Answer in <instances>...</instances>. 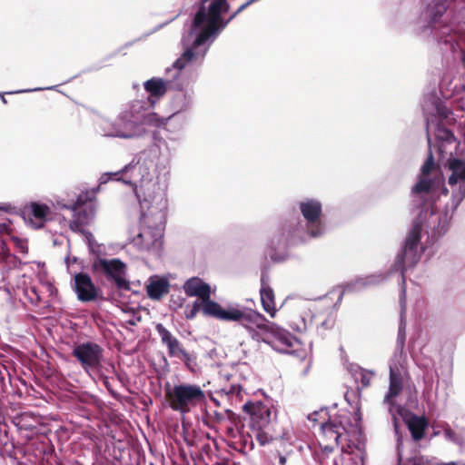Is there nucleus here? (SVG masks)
Returning a JSON list of instances; mask_svg holds the SVG:
<instances>
[{
    "label": "nucleus",
    "mask_w": 465,
    "mask_h": 465,
    "mask_svg": "<svg viewBox=\"0 0 465 465\" xmlns=\"http://www.w3.org/2000/svg\"><path fill=\"white\" fill-rule=\"evenodd\" d=\"M319 415H327L325 411L312 413L309 420L317 421L320 425V435L318 439L319 446L338 447L341 445L342 453L351 454L357 449V445L348 439L351 435H356L361 430V412L351 411L349 410H340L333 416H329L325 420L319 421Z\"/></svg>",
    "instance_id": "obj_1"
},
{
    "label": "nucleus",
    "mask_w": 465,
    "mask_h": 465,
    "mask_svg": "<svg viewBox=\"0 0 465 465\" xmlns=\"http://www.w3.org/2000/svg\"><path fill=\"white\" fill-rule=\"evenodd\" d=\"M242 411L249 415V450L253 449L252 439L261 446H266L278 440H289V432L277 419V411L272 405L262 401H248Z\"/></svg>",
    "instance_id": "obj_2"
},
{
    "label": "nucleus",
    "mask_w": 465,
    "mask_h": 465,
    "mask_svg": "<svg viewBox=\"0 0 465 465\" xmlns=\"http://www.w3.org/2000/svg\"><path fill=\"white\" fill-rule=\"evenodd\" d=\"M230 10V4L227 0H202V5L196 12L192 29L194 31L205 24L201 32L197 35L193 47L203 45L213 35L220 29L225 28L229 23L227 19L222 18V14Z\"/></svg>",
    "instance_id": "obj_3"
},
{
    "label": "nucleus",
    "mask_w": 465,
    "mask_h": 465,
    "mask_svg": "<svg viewBox=\"0 0 465 465\" xmlns=\"http://www.w3.org/2000/svg\"><path fill=\"white\" fill-rule=\"evenodd\" d=\"M155 203L145 204L143 209V218L147 228L139 232L136 241L145 250H150L161 244L163 232L165 227L166 199L162 193L153 196Z\"/></svg>",
    "instance_id": "obj_4"
},
{
    "label": "nucleus",
    "mask_w": 465,
    "mask_h": 465,
    "mask_svg": "<svg viewBox=\"0 0 465 465\" xmlns=\"http://www.w3.org/2000/svg\"><path fill=\"white\" fill-rule=\"evenodd\" d=\"M153 161L148 159H139L135 163H131L124 167V171L129 173L128 177L124 179V183L135 186L134 192L142 209L145 204L155 203L153 198L158 193L164 196L159 185L153 183Z\"/></svg>",
    "instance_id": "obj_5"
},
{
    "label": "nucleus",
    "mask_w": 465,
    "mask_h": 465,
    "mask_svg": "<svg viewBox=\"0 0 465 465\" xmlns=\"http://www.w3.org/2000/svg\"><path fill=\"white\" fill-rule=\"evenodd\" d=\"M164 397L169 407L182 415L187 414L192 410L203 402L206 399L204 391L197 384L181 383L164 386Z\"/></svg>",
    "instance_id": "obj_6"
},
{
    "label": "nucleus",
    "mask_w": 465,
    "mask_h": 465,
    "mask_svg": "<svg viewBox=\"0 0 465 465\" xmlns=\"http://www.w3.org/2000/svg\"><path fill=\"white\" fill-rule=\"evenodd\" d=\"M126 264L117 258H99L93 263V272L104 275L120 291L131 289L130 282L126 279Z\"/></svg>",
    "instance_id": "obj_7"
},
{
    "label": "nucleus",
    "mask_w": 465,
    "mask_h": 465,
    "mask_svg": "<svg viewBox=\"0 0 465 465\" xmlns=\"http://www.w3.org/2000/svg\"><path fill=\"white\" fill-rule=\"evenodd\" d=\"M231 322H236L245 328L251 334L252 338L256 341H262L270 321H268L262 313L252 310H240L232 308Z\"/></svg>",
    "instance_id": "obj_8"
},
{
    "label": "nucleus",
    "mask_w": 465,
    "mask_h": 465,
    "mask_svg": "<svg viewBox=\"0 0 465 465\" xmlns=\"http://www.w3.org/2000/svg\"><path fill=\"white\" fill-rule=\"evenodd\" d=\"M72 356L76 359L83 370L89 371H100L104 361V349L94 341H85L74 345Z\"/></svg>",
    "instance_id": "obj_9"
},
{
    "label": "nucleus",
    "mask_w": 465,
    "mask_h": 465,
    "mask_svg": "<svg viewBox=\"0 0 465 465\" xmlns=\"http://www.w3.org/2000/svg\"><path fill=\"white\" fill-rule=\"evenodd\" d=\"M420 219L421 215L413 222L407 235L404 247L397 256V263L404 264L407 262L410 266H413L419 262L420 258L419 247L422 231V222Z\"/></svg>",
    "instance_id": "obj_10"
},
{
    "label": "nucleus",
    "mask_w": 465,
    "mask_h": 465,
    "mask_svg": "<svg viewBox=\"0 0 465 465\" xmlns=\"http://www.w3.org/2000/svg\"><path fill=\"white\" fill-rule=\"evenodd\" d=\"M300 211L307 222L308 231L311 236L317 237L322 234L323 226L321 223L322 213V203L314 199L301 202Z\"/></svg>",
    "instance_id": "obj_11"
},
{
    "label": "nucleus",
    "mask_w": 465,
    "mask_h": 465,
    "mask_svg": "<svg viewBox=\"0 0 465 465\" xmlns=\"http://www.w3.org/2000/svg\"><path fill=\"white\" fill-rule=\"evenodd\" d=\"M262 341L272 344L279 350L287 351L293 347L295 338L288 331L271 322Z\"/></svg>",
    "instance_id": "obj_12"
},
{
    "label": "nucleus",
    "mask_w": 465,
    "mask_h": 465,
    "mask_svg": "<svg viewBox=\"0 0 465 465\" xmlns=\"http://www.w3.org/2000/svg\"><path fill=\"white\" fill-rule=\"evenodd\" d=\"M74 280L73 288L80 302H89L97 300L99 289L94 285L91 277L87 273H76Z\"/></svg>",
    "instance_id": "obj_13"
},
{
    "label": "nucleus",
    "mask_w": 465,
    "mask_h": 465,
    "mask_svg": "<svg viewBox=\"0 0 465 465\" xmlns=\"http://www.w3.org/2000/svg\"><path fill=\"white\" fill-rule=\"evenodd\" d=\"M405 378L401 370L396 366H390V384L389 391L384 397L385 402L392 405L394 399L398 397L404 387Z\"/></svg>",
    "instance_id": "obj_14"
},
{
    "label": "nucleus",
    "mask_w": 465,
    "mask_h": 465,
    "mask_svg": "<svg viewBox=\"0 0 465 465\" xmlns=\"http://www.w3.org/2000/svg\"><path fill=\"white\" fill-rule=\"evenodd\" d=\"M155 330L161 338L162 343L166 346L167 353L170 358H175L183 352L184 347L182 342L162 323H157Z\"/></svg>",
    "instance_id": "obj_15"
},
{
    "label": "nucleus",
    "mask_w": 465,
    "mask_h": 465,
    "mask_svg": "<svg viewBox=\"0 0 465 465\" xmlns=\"http://www.w3.org/2000/svg\"><path fill=\"white\" fill-rule=\"evenodd\" d=\"M202 312L206 317H212L222 321H230L232 308L223 309L217 302L211 299V296L205 297L201 301Z\"/></svg>",
    "instance_id": "obj_16"
},
{
    "label": "nucleus",
    "mask_w": 465,
    "mask_h": 465,
    "mask_svg": "<svg viewBox=\"0 0 465 465\" xmlns=\"http://www.w3.org/2000/svg\"><path fill=\"white\" fill-rule=\"evenodd\" d=\"M268 275L266 272H262L261 276V302L263 310L270 314V316L274 317L276 313V306H275V295L273 290L267 283Z\"/></svg>",
    "instance_id": "obj_17"
},
{
    "label": "nucleus",
    "mask_w": 465,
    "mask_h": 465,
    "mask_svg": "<svg viewBox=\"0 0 465 465\" xmlns=\"http://www.w3.org/2000/svg\"><path fill=\"white\" fill-rule=\"evenodd\" d=\"M183 291L188 297H197L199 301L211 296V287L199 277H192L183 284Z\"/></svg>",
    "instance_id": "obj_18"
},
{
    "label": "nucleus",
    "mask_w": 465,
    "mask_h": 465,
    "mask_svg": "<svg viewBox=\"0 0 465 465\" xmlns=\"http://www.w3.org/2000/svg\"><path fill=\"white\" fill-rule=\"evenodd\" d=\"M25 209L28 210V214L32 215L35 221L30 217L31 223L35 228L40 229L44 227L47 217L51 214V208L45 203L32 202Z\"/></svg>",
    "instance_id": "obj_19"
},
{
    "label": "nucleus",
    "mask_w": 465,
    "mask_h": 465,
    "mask_svg": "<svg viewBox=\"0 0 465 465\" xmlns=\"http://www.w3.org/2000/svg\"><path fill=\"white\" fill-rule=\"evenodd\" d=\"M336 447L319 446L314 450V458L319 465H340L341 463V455Z\"/></svg>",
    "instance_id": "obj_20"
},
{
    "label": "nucleus",
    "mask_w": 465,
    "mask_h": 465,
    "mask_svg": "<svg viewBox=\"0 0 465 465\" xmlns=\"http://www.w3.org/2000/svg\"><path fill=\"white\" fill-rule=\"evenodd\" d=\"M406 425L411 432L412 440L414 441H420L425 436V431L428 429L429 421L424 416L411 414L406 420Z\"/></svg>",
    "instance_id": "obj_21"
},
{
    "label": "nucleus",
    "mask_w": 465,
    "mask_h": 465,
    "mask_svg": "<svg viewBox=\"0 0 465 465\" xmlns=\"http://www.w3.org/2000/svg\"><path fill=\"white\" fill-rule=\"evenodd\" d=\"M449 168L452 172L449 177V184L455 185L458 181L465 182V162L460 159H452L449 162Z\"/></svg>",
    "instance_id": "obj_22"
},
{
    "label": "nucleus",
    "mask_w": 465,
    "mask_h": 465,
    "mask_svg": "<svg viewBox=\"0 0 465 465\" xmlns=\"http://www.w3.org/2000/svg\"><path fill=\"white\" fill-rule=\"evenodd\" d=\"M148 296L153 300H159L169 292V282L164 279L151 282L146 288Z\"/></svg>",
    "instance_id": "obj_23"
},
{
    "label": "nucleus",
    "mask_w": 465,
    "mask_h": 465,
    "mask_svg": "<svg viewBox=\"0 0 465 465\" xmlns=\"http://www.w3.org/2000/svg\"><path fill=\"white\" fill-rule=\"evenodd\" d=\"M143 87L151 96L162 97L167 92L166 82L161 78H151L143 84Z\"/></svg>",
    "instance_id": "obj_24"
},
{
    "label": "nucleus",
    "mask_w": 465,
    "mask_h": 465,
    "mask_svg": "<svg viewBox=\"0 0 465 465\" xmlns=\"http://www.w3.org/2000/svg\"><path fill=\"white\" fill-rule=\"evenodd\" d=\"M141 124L148 126L160 127L165 124V120L160 118L155 113H148L143 115Z\"/></svg>",
    "instance_id": "obj_25"
},
{
    "label": "nucleus",
    "mask_w": 465,
    "mask_h": 465,
    "mask_svg": "<svg viewBox=\"0 0 465 465\" xmlns=\"http://www.w3.org/2000/svg\"><path fill=\"white\" fill-rule=\"evenodd\" d=\"M193 48H188L173 64V67L182 70L195 57Z\"/></svg>",
    "instance_id": "obj_26"
},
{
    "label": "nucleus",
    "mask_w": 465,
    "mask_h": 465,
    "mask_svg": "<svg viewBox=\"0 0 465 465\" xmlns=\"http://www.w3.org/2000/svg\"><path fill=\"white\" fill-rule=\"evenodd\" d=\"M414 465H458V463L455 461L447 463L438 462L436 458L416 454V461H414Z\"/></svg>",
    "instance_id": "obj_27"
},
{
    "label": "nucleus",
    "mask_w": 465,
    "mask_h": 465,
    "mask_svg": "<svg viewBox=\"0 0 465 465\" xmlns=\"http://www.w3.org/2000/svg\"><path fill=\"white\" fill-rule=\"evenodd\" d=\"M93 214H94V210L91 207L89 208L88 211L86 209H84L83 211H79L77 213V218L71 223V225H70L71 228H73L74 226L80 227V226L87 223L89 217L93 216Z\"/></svg>",
    "instance_id": "obj_28"
},
{
    "label": "nucleus",
    "mask_w": 465,
    "mask_h": 465,
    "mask_svg": "<svg viewBox=\"0 0 465 465\" xmlns=\"http://www.w3.org/2000/svg\"><path fill=\"white\" fill-rule=\"evenodd\" d=\"M128 172L124 171V168L120 171L114 172V173H104L101 178V183H106L109 180H115V181H122L124 182V179H126L128 177Z\"/></svg>",
    "instance_id": "obj_29"
},
{
    "label": "nucleus",
    "mask_w": 465,
    "mask_h": 465,
    "mask_svg": "<svg viewBox=\"0 0 465 465\" xmlns=\"http://www.w3.org/2000/svg\"><path fill=\"white\" fill-rule=\"evenodd\" d=\"M228 415L233 426H229L226 428V434L228 437L235 438L237 432H239V425L241 424V420L232 411H230Z\"/></svg>",
    "instance_id": "obj_30"
},
{
    "label": "nucleus",
    "mask_w": 465,
    "mask_h": 465,
    "mask_svg": "<svg viewBox=\"0 0 465 465\" xmlns=\"http://www.w3.org/2000/svg\"><path fill=\"white\" fill-rule=\"evenodd\" d=\"M429 223H432V238H435L436 236H440L441 233L442 228H440V217L436 214L432 210L430 213L429 215Z\"/></svg>",
    "instance_id": "obj_31"
},
{
    "label": "nucleus",
    "mask_w": 465,
    "mask_h": 465,
    "mask_svg": "<svg viewBox=\"0 0 465 465\" xmlns=\"http://www.w3.org/2000/svg\"><path fill=\"white\" fill-rule=\"evenodd\" d=\"M432 183L430 179H420L413 187L414 193H429L431 189Z\"/></svg>",
    "instance_id": "obj_32"
},
{
    "label": "nucleus",
    "mask_w": 465,
    "mask_h": 465,
    "mask_svg": "<svg viewBox=\"0 0 465 465\" xmlns=\"http://www.w3.org/2000/svg\"><path fill=\"white\" fill-rule=\"evenodd\" d=\"M437 137L440 140L445 141L449 143L455 142V136L453 133L445 127H440L437 131Z\"/></svg>",
    "instance_id": "obj_33"
},
{
    "label": "nucleus",
    "mask_w": 465,
    "mask_h": 465,
    "mask_svg": "<svg viewBox=\"0 0 465 465\" xmlns=\"http://www.w3.org/2000/svg\"><path fill=\"white\" fill-rule=\"evenodd\" d=\"M272 244H273V242L269 246L268 251H267V253L269 254L271 260L273 262H282L285 261L287 258V254L283 253V252H282V253L276 252L275 248Z\"/></svg>",
    "instance_id": "obj_34"
},
{
    "label": "nucleus",
    "mask_w": 465,
    "mask_h": 465,
    "mask_svg": "<svg viewBox=\"0 0 465 465\" xmlns=\"http://www.w3.org/2000/svg\"><path fill=\"white\" fill-rule=\"evenodd\" d=\"M175 358L180 359L190 370H193V363H194L195 357L188 352L185 349L179 354V356H176Z\"/></svg>",
    "instance_id": "obj_35"
},
{
    "label": "nucleus",
    "mask_w": 465,
    "mask_h": 465,
    "mask_svg": "<svg viewBox=\"0 0 465 465\" xmlns=\"http://www.w3.org/2000/svg\"><path fill=\"white\" fill-rule=\"evenodd\" d=\"M200 311H202V303H201V301L196 300L193 302L191 310L188 312H185V318L187 320H193L197 316V313Z\"/></svg>",
    "instance_id": "obj_36"
},
{
    "label": "nucleus",
    "mask_w": 465,
    "mask_h": 465,
    "mask_svg": "<svg viewBox=\"0 0 465 465\" xmlns=\"http://www.w3.org/2000/svg\"><path fill=\"white\" fill-rule=\"evenodd\" d=\"M402 442L401 440H399L398 442V465H414V461H416V455L403 459L401 453V446Z\"/></svg>",
    "instance_id": "obj_37"
},
{
    "label": "nucleus",
    "mask_w": 465,
    "mask_h": 465,
    "mask_svg": "<svg viewBox=\"0 0 465 465\" xmlns=\"http://www.w3.org/2000/svg\"><path fill=\"white\" fill-rule=\"evenodd\" d=\"M433 167H434L433 156H432V153H430L428 158L426 159L425 163H423V165L421 167L422 175H424V176L429 175L430 173L431 172V170L433 169Z\"/></svg>",
    "instance_id": "obj_38"
},
{
    "label": "nucleus",
    "mask_w": 465,
    "mask_h": 465,
    "mask_svg": "<svg viewBox=\"0 0 465 465\" xmlns=\"http://www.w3.org/2000/svg\"><path fill=\"white\" fill-rule=\"evenodd\" d=\"M372 374L368 371H361L360 372V381L362 387H369L371 383Z\"/></svg>",
    "instance_id": "obj_39"
},
{
    "label": "nucleus",
    "mask_w": 465,
    "mask_h": 465,
    "mask_svg": "<svg viewBox=\"0 0 465 465\" xmlns=\"http://www.w3.org/2000/svg\"><path fill=\"white\" fill-rule=\"evenodd\" d=\"M223 391L227 395H236V396H239L241 391H242V387L239 384H232V385L229 386V388L227 390L226 389H223Z\"/></svg>",
    "instance_id": "obj_40"
},
{
    "label": "nucleus",
    "mask_w": 465,
    "mask_h": 465,
    "mask_svg": "<svg viewBox=\"0 0 465 465\" xmlns=\"http://www.w3.org/2000/svg\"><path fill=\"white\" fill-rule=\"evenodd\" d=\"M444 435L447 439L450 440H453V441H457V433L451 430V429H446L444 430Z\"/></svg>",
    "instance_id": "obj_41"
},
{
    "label": "nucleus",
    "mask_w": 465,
    "mask_h": 465,
    "mask_svg": "<svg viewBox=\"0 0 465 465\" xmlns=\"http://www.w3.org/2000/svg\"><path fill=\"white\" fill-rule=\"evenodd\" d=\"M85 203V199H83V196L82 195H79V197L77 198L76 202L74 203V206L72 207V209L76 212L78 209L81 208V206L83 204H84Z\"/></svg>",
    "instance_id": "obj_42"
},
{
    "label": "nucleus",
    "mask_w": 465,
    "mask_h": 465,
    "mask_svg": "<svg viewBox=\"0 0 465 465\" xmlns=\"http://www.w3.org/2000/svg\"><path fill=\"white\" fill-rule=\"evenodd\" d=\"M459 200L461 201L465 197V185L459 186Z\"/></svg>",
    "instance_id": "obj_43"
},
{
    "label": "nucleus",
    "mask_w": 465,
    "mask_h": 465,
    "mask_svg": "<svg viewBox=\"0 0 465 465\" xmlns=\"http://www.w3.org/2000/svg\"><path fill=\"white\" fill-rule=\"evenodd\" d=\"M104 386L106 387V389H107L110 392H112V390H111V384H110V382H109V381H108V378H107V377H104Z\"/></svg>",
    "instance_id": "obj_44"
},
{
    "label": "nucleus",
    "mask_w": 465,
    "mask_h": 465,
    "mask_svg": "<svg viewBox=\"0 0 465 465\" xmlns=\"http://www.w3.org/2000/svg\"><path fill=\"white\" fill-rule=\"evenodd\" d=\"M287 458L283 455H279V463L280 465H286Z\"/></svg>",
    "instance_id": "obj_45"
},
{
    "label": "nucleus",
    "mask_w": 465,
    "mask_h": 465,
    "mask_svg": "<svg viewBox=\"0 0 465 465\" xmlns=\"http://www.w3.org/2000/svg\"><path fill=\"white\" fill-rule=\"evenodd\" d=\"M212 417H213L216 420L219 421L223 419V414L215 411H213V415Z\"/></svg>",
    "instance_id": "obj_46"
},
{
    "label": "nucleus",
    "mask_w": 465,
    "mask_h": 465,
    "mask_svg": "<svg viewBox=\"0 0 465 465\" xmlns=\"http://www.w3.org/2000/svg\"><path fill=\"white\" fill-rule=\"evenodd\" d=\"M247 445H248V440H244L243 442H242V447L241 450H239L242 453H245L246 452V448H247Z\"/></svg>",
    "instance_id": "obj_47"
},
{
    "label": "nucleus",
    "mask_w": 465,
    "mask_h": 465,
    "mask_svg": "<svg viewBox=\"0 0 465 465\" xmlns=\"http://www.w3.org/2000/svg\"><path fill=\"white\" fill-rule=\"evenodd\" d=\"M343 294H344V291H341V292H340V294H339L338 302H341V301Z\"/></svg>",
    "instance_id": "obj_48"
},
{
    "label": "nucleus",
    "mask_w": 465,
    "mask_h": 465,
    "mask_svg": "<svg viewBox=\"0 0 465 465\" xmlns=\"http://www.w3.org/2000/svg\"><path fill=\"white\" fill-rule=\"evenodd\" d=\"M128 323H129L130 325H135V322H134V321H133V320L129 321V322H128Z\"/></svg>",
    "instance_id": "obj_49"
},
{
    "label": "nucleus",
    "mask_w": 465,
    "mask_h": 465,
    "mask_svg": "<svg viewBox=\"0 0 465 465\" xmlns=\"http://www.w3.org/2000/svg\"><path fill=\"white\" fill-rule=\"evenodd\" d=\"M2 100H3V103H4V104H6V103H7V102H6V100H5V98L4 96H2Z\"/></svg>",
    "instance_id": "obj_50"
},
{
    "label": "nucleus",
    "mask_w": 465,
    "mask_h": 465,
    "mask_svg": "<svg viewBox=\"0 0 465 465\" xmlns=\"http://www.w3.org/2000/svg\"><path fill=\"white\" fill-rule=\"evenodd\" d=\"M3 260H4L3 255H2V253L0 252V262H1V261H3Z\"/></svg>",
    "instance_id": "obj_51"
}]
</instances>
